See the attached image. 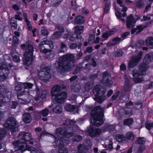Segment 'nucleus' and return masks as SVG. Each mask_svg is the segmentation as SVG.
I'll use <instances>...</instances> for the list:
<instances>
[{"mask_svg":"<svg viewBox=\"0 0 153 153\" xmlns=\"http://www.w3.org/2000/svg\"><path fill=\"white\" fill-rule=\"evenodd\" d=\"M82 147V144H80L78 145L77 146V152L78 153H84V150L81 149Z\"/></svg>","mask_w":153,"mask_h":153,"instance_id":"61","label":"nucleus"},{"mask_svg":"<svg viewBox=\"0 0 153 153\" xmlns=\"http://www.w3.org/2000/svg\"><path fill=\"white\" fill-rule=\"evenodd\" d=\"M116 31V29L113 28L110 30H106L102 33L101 37V41H103L107 40L109 36L114 35Z\"/></svg>","mask_w":153,"mask_h":153,"instance_id":"15","label":"nucleus"},{"mask_svg":"<svg viewBox=\"0 0 153 153\" xmlns=\"http://www.w3.org/2000/svg\"><path fill=\"white\" fill-rule=\"evenodd\" d=\"M121 38L118 36L113 38L111 41V42H112L114 44V45L117 44L120 42L121 41Z\"/></svg>","mask_w":153,"mask_h":153,"instance_id":"45","label":"nucleus"},{"mask_svg":"<svg viewBox=\"0 0 153 153\" xmlns=\"http://www.w3.org/2000/svg\"><path fill=\"white\" fill-rule=\"evenodd\" d=\"M136 28H137V30H138L136 33V35H138L139 34L144 28V27H143L141 25L137 26Z\"/></svg>","mask_w":153,"mask_h":153,"instance_id":"55","label":"nucleus"},{"mask_svg":"<svg viewBox=\"0 0 153 153\" xmlns=\"http://www.w3.org/2000/svg\"><path fill=\"white\" fill-rule=\"evenodd\" d=\"M91 122L94 126L99 127L103 124L104 110L100 106L94 107L91 111Z\"/></svg>","mask_w":153,"mask_h":153,"instance_id":"1","label":"nucleus"},{"mask_svg":"<svg viewBox=\"0 0 153 153\" xmlns=\"http://www.w3.org/2000/svg\"><path fill=\"white\" fill-rule=\"evenodd\" d=\"M91 140H86L85 143L83 145V147L85 150H88L91 148Z\"/></svg>","mask_w":153,"mask_h":153,"instance_id":"30","label":"nucleus"},{"mask_svg":"<svg viewBox=\"0 0 153 153\" xmlns=\"http://www.w3.org/2000/svg\"><path fill=\"white\" fill-rule=\"evenodd\" d=\"M135 5L138 9H141L143 7V3L142 0H139L136 2Z\"/></svg>","mask_w":153,"mask_h":153,"instance_id":"41","label":"nucleus"},{"mask_svg":"<svg viewBox=\"0 0 153 153\" xmlns=\"http://www.w3.org/2000/svg\"><path fill=\"white\" fill-rule=\"evenodd\" d=\"M137 20L135 19L132 14H130L126 18V26L128 29H131L133 28L135 25Z\"/></svg>","mask_w":153,"mask_h":153,"instance_id":"16","label":"nucleus"},{"mask_svg":"<svg viewBox=\"0 0 153 153\" xmlns=\"http://www.w3.org/2000/svg\"><path fill=\"white\" fill-rule=\"evenodd\" d=\"M146 43L150 48H153V37H149L148 40L146 41Z\"/></svg>","mask_w":153,"mask_h":153,"instance_id":"35","label":"nucleus"},{"mask_svg":"<svg viewBox=\"0 0 153 153\" xmlns=\"http://www.w3.org/2000/svg\"><path fill=\"white\" fill-rule=\"evenodd\" d=\"M130 35V33L129 32H126L124 33L121 34V37L123 40L127 38V36Z\"/></svg>","mask_w":153,"mask_h":153,"instance_id":"57","label":"nucleus"},{"mask_svg":"<svg viewBox=\"0 0 153 153\" xmlns=\"http://www.w3.org/2000/svg\"><path fill=\"white\" fill-rule=\"evenodd\" d=\"M20 138L19 140L28 143L30 145H34V139L32 137V134L31 133L23 132L20 133L18 136Z\"/></svg>","mask_w":153,"mask_h":153,"instance_id":"9","label":"nucleus"},{"mask_svg":"<svg viewBox=\"0 0 153 153\" xmlns=\"http://www.w3.org/2000/svg\"><path fill=\"white\" fill-rule=\"evenodd\" d=\"M19 43V40L16 36L13 37V44L14 46H17Z\"/></svg>","mask_w":153,"mask_h":153,"instance_id":"48","label":"nucleus"},{"mask_svg":"<svg viewBox=\"0 0 153 153\" xmlns=\"http://www.w3.org/2000/svg\"><path fill=\"white\" fill-rule=\"evenodd\" d=\"M21 48L23 50H25L23 59L24 63L27 66L30 65L32 64L34 59L33 45L28 43L26 46L25 44H23L21 45Z\"/></svg>","mask_w":153,"mask_h":153,"instance_id":"3","label":"nucleus"},{"mask_svg":"<svg viewBox=\"0 0 153 153\" xmlns=\"http://www.w3.org/2000/svg\"><path fill=\"white\" fill-rule=\"evenodd\" d=\"M153 60V52H150L147 54L145 56L143 62L147 64H149Z\"/></svg>","mask_w":153,"mask_h":153,"instance_id":"21","label":"nucleus"},{"mask_svg":"<svg viewBox=\"0 0 153 153\" xmlns=\"http://www.w3.org/2000/svg\"><path fill=\"white\" fill-rule=\"evenodd\" d=\"M33 84L30 82H24L22 84V88L24 89L23 91H21L17 96V98L22 104H27L29 102L28 100L30 92L28 89L31 88Z\"/></svg>","mask_w":153,"mask_h":153,"instance_id":"4","label":"nucleus"},{"mask_svg":"<svg viewBox=\"0 0 153 153\" xmlns=\"http://www.w3.org/2000/svg\"><path fill=\"white\" fill-rule=\"evenodd\" d=\"M98 76V74L97 73L95 74H93L89 75V79L94 80L96 79Z\"/></svg>","mask_w":153,"mask_h":153,"instance_id":"54","label":"nucleus"},{"mask_svg":"<svg viewBox=\"0 0 153 153\" xmlns=\"http://www.w3.org/2000/svg\"><path fill=\"white\" fill-rule=\"evenodd\" d=\"M134 122V120L132 118H128L125 119L123 121V125L127 126L130 127L132 124Z\"/></svg>","mask_w":153,"mask_h":153,"instance_id":"28","label":"nucleus"},{"mask_svg":"<svg viewBox=\"0 0 153 153\" xmlns=\"http://www.w3.org/2000/svg\"><path fill=\"white\" fill-rule=\"evenodd\" d=\"M67 91L66 86L62 85H55L52 88L51 91V95L54 97L57 95L59 94L62 92H65Z\"/></svg>","mask_w":153,"mask_h":153,"instance_id":"12","label":"nucleus"},{"mask_svg":"<svg viewBox=\"0 0 153 153\" xmlns=\"http://www.w3.org/2000/svg\"><path fill=\"white\" fill-rule=\"evenodd\" d=\"M137 65L133 60L131 59L128 64V67L132 68Z\"/></svg>","mask_w":153,"mask_h":153,"instance_id":"56","label":"nucleus"},{"mask_svg":"<svg viewBox=\"0 0 153 153\" xmlns=\"http://www.w3.org/2000/svg\"><path fill=\"white\" fill-rule=\"evenodd\" d=\"M130 91H124L123 92L121 93L122 97L126 99H129V96L128 94Z\"/></svg>","mask_w":153,"mask_h":153,"instance_id":"51","label":"nucleus"},{"mask_svg":"<svg viewBox=\"0 0 153 153\" xmlns=\"http://www.w3.org/2000/svg\"><path fill=\"white\" fill-rule=\"evenodd\" d=\"M106 91V89L103 86L99 85L95 86L93 90V92L95 96L94 100L99 103H102L106 99L105 95Z\"/></svg>","mask_w":153,"mask_h":153,"instance_id":"5","label":"nucleus"},{"mask_svg":"<svg viewBox=\"0 0 153 153\" xmlns=\"http://www.w3.org/2000/svg\"><path fill=\"white\" fill-rule=\"evenodd\" d=\"M47 92L45 90H43L42 92L41 95H40V98L43 100H44L46 99V97L47 95Z\"/></svg>","mask_w":153,"mask_h":153,"instance_id":"44","label":"nucleus"},{"mask_svg":"<svg viewBox=\"0 0 153 153\" xmlns=\"http://www.w3.org/2000/svg\"><path fill=\"white\" fill-rule=\"evenodd\" d=\"M82 139V137L80 135H76L74 139V141L75 142H79L81 141Z\"/></svg>","mask_w":153,"mask_h":153,"instance_id":"58","label":"nucleus"},{"mask_svg":"<svg viewBox=\"0 0 153 153\" xmlns=\"http://www.w3.org/2000/svg\"><path fill=\"white\" fill-rule=\"evenodd\" d=\"M67 47L66 45L63 42L61 43L60 49L59 50L60 53H64V51L63 50L64 48H66Z\"/></svg>","mask_w":153,"mask_h":153,"instance_id":"60","label":"nucleus"},{"mask_svg":"<svg viewBox=\"0 0 153 153\" xmlns=\"http://www.w3.org/2000/svg\"><path fill=\"white\" fill-rule=\"evenodd\" d=\"M87 130V133L92 138L96 137L99 136L101 133L100 129L92 126L88 127Z\"/></svg>","mask_w":153,"mask_h":153,"instance_id":"13","label":"nucleus"},{"mask_svg":"<svg viewBox=\"0 0 153 153\" xmlns=\"http://www.w3.org/2000/svg\"><path fill=\"white\" fill-rule=\"evenodd\" d=\"M145 147L144 146H140L138 150V153H142L145 150Z\"/></svg>","mask_w":153,"mask_h":153,"instance_id":"64","label":"nucleus"},{"mask_svg":"<svg viewBox=\"0 0 153 153\" xmlns=\"http://www.w3.org/2000/svg\"><path fill=\"white\" fill-rule=\"evenodd\" d=\"M22 117L23 121L26 123H30L31 121L32 117L29 113H26L24 114Z\"/></svg>","mask_w":153,"mask_h":153,"instance_id":"22","label":"nucleus"},{"mask_svg":"<svg viewBox=\"0 0 153 153\" xmlns=\"http://www.w3.org/2000/svg\"><path fill=\"white\" fill-rule=\"evenodd\" d=\"M10 24L11 25V28L13 30H15L17 27V22H11Z\"/></svg>","mask_w":153,"mask_h":153,"instance_id":"59","label":"nucleus"},{"mask_svg":"<svg viewBox=\"0 0 153 153\" xmlns=\"http://www.w3.org/2000/svg\"><path fill=\"white\" fill-rule=\"evenodd\" d=\"M130 80L128 78H125L124 91H131L132 86L130 84Z\"/></svg>","mask_w":153,"mask_h":153,"instance_id":"23","label":"nucleus"},{"mask_svg":"<svg viewBox=\"0 0 153 153\" xmlns=\"http://www.w3.org/2000/svg\"><path fill=\"white\" fill-rule=\"evenodd\" d=\"M111 4L106 3L105 4V8L104 9V13L105 14H108L109 13L110 8Z\"/></svg>","mask_w":153,"mask_h":153,"instance_id":"40","label":"nucleus"},{"mask_svg":"<svg viewBox=\"0 0 153 153\" xmlns=\"http://www.w3.org/2000/svg\"><path fill=\"white\" fill-rule=\"evenodd\" d=\"M84 72L85 73H87L88 72L91 70L90 65L88 64H87L85 65V67L82 69Z\"/></svg>","mask_w":153,"mask_h":153,"instance_id":"50","label":"nucleus"},{"mask_svg":"<svg viewBox=\"0 0 153 153\" xmlns=\"http://www.w3.org/2000/svg\"><path fill=\"white\" fill-rule=\"evenodd\" d=\"M13 57V60L14 61L19 62H20V58L19 56L17 55H14L12 56Z\"/></svg>","mask_w":153,"mask_h":153,"instance_id":"62","label":"nucleus"},{"mask_svg":"<svg viewBox=\"0 0 153 153\" xmlns=\"http://www.w3.org/2000/svg\"><path fill=\"white\" fill-rule=\"evenodd\" d=\"M13 145L22 152L26 150L28 151H36V150L37 147L35 144L34 145L35 147H33L31 145H29L28 143L19 140L14 142Z\"/></svg>","mask_w":153,"mask_h":153,"instance_id":"6","label":"nucleus"},{"mask_svg":"<svg viewBox=\"0 0 153 153\" xmlns=\"http://www.w3.org/2000/svg\"><path fill=\"white\" fill-rule=\"evenodd\" d=\"M52 111L55 113L60 114L62 111V107L60 105H56L52 108Z\"/></svg>","mask_w":153,"mask_h":153,"instance_id":"34","label":"nucleus"},{"mask_svg":"<svg viewBox=\"0 0 153 153\" xmlns=\"http://www.w3.org/2000/svg\"><path fill=\"white\" fill-rule=\"evenodd\" d=\"M65 109L68 112L74 111L76 108V106L71 104H66L65 107Z\"/></svg>","mask_w":153,"mask_h":153,"instance_id":"26","label":"nucleus"},{"mask_svg":"<svg viewBox=\"0 0 153 153\" xmlns=\"http://www.w3.org/2000/svg\"><path fill=\"white\" fill-rule=\"evenodd\" d=\"M67 95V92H62L59 94L54 96V100L57 103L62 104L65 102Z\"/></svg>","mask_w":153,"mask_h":153,"instance_id":"17","label":"nucleus"},{"mask_svg":"<svg viewBox=\"0 0 153 153\" xmlns=\"http://www.w3.org/2000/svg\"><path fill=\"white\" fill-rule=\"evenodd\" d=\"M101 82L104 86L106 87L111 86L112 83V81L108 78H107L106 79H102Z\"/></svg>","mask_w":153,"mask_h":153,"instance_id":"27","label":"nucleus"},{"mask_svg":"<svg viewBox=\"0 0 153 153\" xmlns=\"http://www.w3.org/2000/svg\"><path fill=\"white\" fill-rule=\"evenodd\" d=\"M7 134V131L4 128H0V140H3L6 137Z\"/></svg>","mask_w":153,"mask_h":153,"instance_id":"32","label":"nucleus"},{"mask_svg":"<svg viewBox=\"0 0 153 153\" xmlns=\"http://www.w3.org/2000/svg\"><path fill=\"white\" fill-rule=\"evenodd\" d=\"M74 60L71 54H66L62 56L58 62V71L61 73H65L70 71L71 62Z\"/></svg>","mask_w":153,"mask_h":153,"instance_id":"2","label":"nucleus"},{"mask_svg":"<svg viewBox=\"0 0 153 153\" xmlns=\"http://www.w3.org/2000/svg\"><path fill=\"white\" fill-rule=\"evenodd\" d=\"M142 55V52L141 51H140L139 52L138 54L136 56L132 59L137 64L141 59Z\"/></svg>","mask_w":153,"mask_h":153,"instance_id":"29","label":"nucleus"},{"mask_svg":"<svg viewBox=\"0 0 153 153\" xmlns=\"http://www.w3.org/2000/svg\"><path fill=\"white\" fill-rule=\"evenodd\" d=\"M93 87V84L90 82H88L85 85V89L86 91H89Z\"/></svg>","mask_w":153,"mask_h":153,"instance_id":"39","label":"nucleus"},{"mask_svg":"<svg viewBox=\"0 0 153 153\" xmlns=\"http://www.w3.org/2000/svg\"><path fill=\"white\" fill-rule=\"evenodd\" d=\"M127 138L129 140L133 141L134 139V137L133 134L131 132H128L126 134Z\"/></svg>","mask_w":153,"mask_h":153,"instance_id":"43","label":"nucleus"},{"mask_svg":"<svg viewBox=\"0 0 153 153\" xmlns=\"http://www.w3.org/2000/svg\"><path fill=\"white\" fill-rule=\"evenodd\" d=\"M144 139L145 138L144 137H138L135 143L138 144L143 145L145 144L146 142V141Z\"/></svg>","mask_w":153,"mask_h":153,"instance_id":"33","label":"nucleus"},{"mask_svg":"<svg viewBox=\"0 0 153 153\" xmlns=\"http://www.w3.org/2000/svg\"><path fill=\"white\" fill-rule=\"evenodd\" d=\"M4 64L0 66V81H2L7 78L9 74L10 69L8 67H5Z\"/></svg>","mask_w":153,"mask_h":153,"instance_id":"14","label":"nucleus"},{"mask_svg":"<svg viewBox=\"0 0 153 153\" xmlns=\"http://www.w3.org/2000/svg\"><path fill=\"white\" fill-rule=\"evenodd\" d=\"M34 117L36 120H38L40 119L41 117V114L40 111H35L33 114Z\"/></svg>","mask_w":153,"mask_h":153,"instance_id":"38","label":"nucleus"},{"mask_svg":"<svg viewBox=\"0 0 153 153\" xmlns=\"http://www.w3.org/2000/svg\"><path fill=\"white\" fill-rule=\"evenodd\" d=\"M62 34L60 33L59 32H58L57 31L54 32L52 35L51 38L53 39H55L59 38L61 35Z\"/></svg>","mask_w":153,"mask_h":153,"instance_id":"37","label":"nucleus"},{"mask_svg":"<svg viewBox=\"0 0 153 153\" xmlns=\"http://www.w3.org/2000/svg\"><path fill=\"white\" fill-rule=\"evenodd\" d=\"M42 29L41 30V34L42 36H48L49 34L48 31L45 29V27L43 26L42 27Z\"/></svg>","mask_w":153,"mask_h":153,"instance_id":"47","label":"nucleus"},{"mask_svg":"<svg viewBox=\"0 0 153 153\" xmlns=\"http://www.w3.org/2000/svg\"><path fill=\"white\" fill-rule=\"evenodd\" d=\"M123 53V51L122 50H120L116 51L114 53V55L116 57H120L122 56Z\"/></svg>","mask_w":153,"mask_h":153,"instance_id":"53","label":"nucleus"},{"mask_svg":"<svg viewBox=\"0 0 153 153\" xmlns=\"http://www.w3.org/2000/svg\"><path fill=\"white\" fill-rule=\"evenodd\" d=\"M55 28L59 30V31H57L58 32H60V33L62 34L64 32V27L61 26L59 24H57L55 26Z\"/></svg>","mask_w":153,"mask_h":153,"instance_id":"42","label":"nucleus"},{"mask_svg":"<svg viewBox=\"0 0 153 153\" xmlns=\"http://www.w3.org/2000/svg\"><path fill=\"white\" fill-rule=\"evenodd\" d=\"M54 137L55 139V143L59 149H62L64 148V141L60 139L57 138L56 137Z\"/></svg>","mask_w":153,"mask_h":153,"instance_id":"24","label":"nucleus"},{"mask_svg":"<svg viewBox=\"0 0 153 153\" xmlns=\"http://www.w3.org/2000/svg\"><path fill=\"white\" fill-rule=\"evenodd\" d=\"M72 91L75 92H79L81 89V86L79 82H74L71 87Z\"/></svg>","mask_w":153,"mask_h":153,"instance_id":"19","label":"nucleus"},{"mask_svg":"<svg viewBox=\"0 0 153 153\" xmlns=\"http://www.w3.org/2000/svg\"><path fill=\"white\" fill-rule=\"evenodd\" d=\"M147 64L145 62L141 63L139 66V70L135 72H134L133 74V77L136 76H143L146 74V71L148 69Z\"/></svg>","mask_w":153,"mask_h":153,"instance_id":"10","label":"nucleus"},{"mask_svg":"<svg viewBox=\"0 0 153 153\" xmlns=\"http://www.w3.org/2000/svg\"><path fill=\"white\" fill-rule=\"evenodd\" d=\"M107 124V131H114L115 130V126L113 125Z\"/></svg>","mask_w":153,"mask_h":153,"instance_id":"52","label":"nucleus"},{"mask_svg":"<svg viewBox=\"0 0 153 153\" xmlns=\"http://www.w3.org/2000/svg\"><path fill=\"white\" fill-rule=\"evenodd\" d=\"M4 126L11 132L16 131L18 129L17 121L13 117H9L4 123Z\"/></svg>","mask_w":153,"mask_h":153,"instance_id":"8","label":"nucleus"},{"mask_svg":"<svg viewBox=\"0 0 153 153\" xmlns=\"http://www.w3.org/2000/svg\"><path fill=\"white\" fill-rule=\"evenodd\" d=\"M146 128L149 130H150L153 128V123H146L145 124Z\"/></svg>","mask_w":153,"mask_h":153,"instance_id":"49","label":"nucleus"},{"mask_svg":"<svg viewBox=\"0 0 153 153\" xmlns=\"http://www.w3.org/2000/svg\"><path fill=\"white\" fill-rule=\"evenodd\" d=\"M41 116L43 117H46L49 114V111L48 108H45L40 111Z\"/></svg>","mask_w":153,"mask_h":153,"instance_id":"36","label":"nucleus"},{"mask_svg":"<svg viewBox=\"0 0 153 153\" xmlns=\"http://www.w3.org/2000/svg\"><path fill=\"white\" fill-rule=\"evenodd\" d=\"M133 77V80L135 83H139L142 82L144 81L143 78H139V77H137L136 76Z\"/></svg>","mask_w":153,"mask_h":153,"instance_id":"46","label":"nucleus"},{"mask_svg":"<svg viewBox=\"0 0 153 153\" xmlns=\"http://www.w3.org/2000/svg\"><path fill=\"white\" fill-rule=\"evenodd\" d=\"M85 21V18L82 15H79L76 17L74 19V23L77 25H82Z\"/></svg>","mask_w":153,"mask_h":153,"instance_id":"20","label":"nucleus"},{"mask_svg":"<svg viewBox=\"0 0 153 153\" xmlns=\"http://www.w3.org/2000/svg\"><path fill=\"white\" fill-rule=\"evenodd\" d=\"M23 16L25 19V22L26 23L28 29L29 30H31L32 29V26L30 22L28 20L27 18V13H23Z\"/></svg>","mask_w":153,"mask_h":153,"instance_id":"25","label":"nucleus"},{"mask_svg":"<svg viewBox=\"0 0 153 153\" xmlns=\"http://www.w3.org/2000/svg\"><path fill=\"white\" fill-rule=\"evenodd\" d=\"M44 71H41L39 75L40 79L44 82H46L51 77V69L48 67H44Z\"/></svg>","mask_w":153,"mask_h":153,"instance_id":"11","label":"nucleus"},{"mask_svg":"<svg viewBox=\"0 0 153 153\" xmlns=\"http://www.w3.org/2000/svg\"><path fill=\"white\" fill-rule=\"evenodd\" d=\"M83 68V67L81 64H78L76 66L75 69L72 72V74L74 75L76 74L79 73Z\"/></svg>","mask_w":153,"mask_h":153,"instance_id":"31","label":"nucleus"},{"mask_svg":"<svg viewBox=\"0 0 153 153\" xmlns=\"http://www.w3.org/2000/svg\"><path fill=\"white\" fill-rule=\"evenodd\" d=\"M57 135L63 139L69 138L73 136L74 134L73 129L70 128L59 127L56 130Z\"/></svg>","mask_w":153,"mask_h":153,"instance_id":"7","label":"nucleus"},{"mask_svg":"<svg viewBox=\"0 0 153 153\" xmlns=\"http://www.w3.org/2000/svg\"><path fill=\"white\" fill-rule=\"evenodd\" d=\"M84 28V26L77 25L75 27L74 32L77 39H81L82 37L81 33L82 32Z\"/></svg>","mask_w":153,"mask_h":153,"instance_id":"18","label":"nucleus"},{"mask_svg":"<svg viewBox=\"0 0 153 153\" xmlns=\"http://www.w3.org/2000/svg\"><path fill=\"white\" fill-rule=\"evenodd\" d=\"M93 51L92 47L91 46H90L87 47L86 50L84 52V53H91Z\"/></svg>","mask_w":153,"mask_h":153,"instance_id":"63","label":"nucleus"}]
</instances>
